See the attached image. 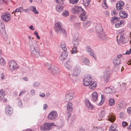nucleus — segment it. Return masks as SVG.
Segmentation results:
<instances>
[{"label":"nucleus","instance_id":"59","mask_svg":"<svg viewBox=\"0 0 131 131\" xmlns=\"http://www.w3.org/2000/svg\"><path fill=\"white\" fill-rule=\"evenodd\" d=\"M115 27L117 28L121 27V26L120 25V24H119L118 22H117V23H115Z\"/></svg>","mask_w":131,"mask_h":131},{"label":"nucleus","instance_id":"4","mask_svg":"<svg viewBox=\"0 0 131 131\" xmlns=\"http://www.w3.org/2000/svg\"><path fill=\"white\" fill-rule=\"evenodd\" d=\"M0 32L3 38H6L7 35L6 32L5 26L4 23L1 22H0Z\"/></svg>","mask_w":131,"mask_h":131},{"label":"nucleus","instance_id":"40","mask_svg":"<svg viewBox=\"0 0 131 131\" xmlns=\"http://www.w3.org/2000/svg\"><path fill=\"white\" fill-rule=\"evenodd\" d=\"M83 3L86 6H88L90 4V0H83Z\"/></svg>","mask_w":131,"mask_h":131},{"label":"nucleus","instance_id":"7","mask_svg":"<svg viewBox=\"0 0 131 131\" xmlns=\"http://www.w3.org/2000/svg\"><path fill=\"white\" fill-rule=\"evenodd\" d=\"M92 81L91 76L86 77L84 79L83 84L85 86H88L91 84Z\"/></svg>","mask_w":131,"mask_h":131},{"label":"nucleus","instance_id":"36","mask_svg":"<svg viewBox=\"0 0 131 131\" xmlns=\"http://www.w3.org/2000/svg\"><path fill=\"white\" fill-rule=\"evenodd\" d=\"M32 7L33 9L32 10V11L34 12L35 14H38L39 13V12L37 10L36 6H32Z\"/></svg>","mask_w":131,"mask_h":131},{"label":"nucleus","instance_id":"57","mask_svg":"<svg viewBox=\"0 0 131 131\" xmlns=\"http://www.w3.org/2000/svg\"><path fill=\"white\" fill-rule=\"evenodd\" d=\"M47 67L48 69H49L50 71L51 70V68L52 67V66H51V64H48L47 65Z\"/></svg>","mask_w":131,"mask_h":131},{"label":"nucleus","instance_id":"33","mask_svg":"<svg viewBox=\"0 0 131 131\" xmlns=\"http://www.w3.org/2000/svg\"><path fill=\"white\" fill-rule=\"evenodd\" d=\"M23 7H20L16 9L14 11V13H16L17 12H19L20 13H22L23 12Z\"/></svg>","mask_w":131,"mask_h":131},{"label":"nucleus","instance_id":"49","mask_svg":"<svg viewBox=\"0 0 131 131\" xmlns=\"http://www.w3.org/2000/svg\"><path fill=\"white\" fill-rule=\"evenodd\" d=\"M71 4H75L77 3L79 0H69Z\"/></svg>","mask_w":131,"mask_h":131},{"label":"nucleus","instance_id":"8","mask_svg":"<svg viewBox=\"0 0 131 131\" xmlns=\"http://www.w3.org/2000/svg\"><path fill=\"white\" fill-rule=\"evenodd\" d=\"M110 71H108L107 69L104 72L103 78L105 82H107L108 80L110 79Z\"/></svg>","mask_w":131,"mask_h":131},{"label":"nucleus","instance_id":"54","mask_svg":"<svg viewBox=\"0 0 131 131\" xmlns=\"http://www.w3.org/2000/svg\"><path fill=\"white\" fill-rule=\"evenodd\" d=\"M67 110L70 112H71L73 110V108L71 106H67Z\"/></svg>","mask_w":131,"mask_h":131},{"label":"nucleus","instance_id":"26","mask_svg":"<svg viewBox=\"0 0 131 131\" xmlns=\"http://www.w3.org/2000/svg\"><path fill=\"white\" fill-rule=\"evenodd\" d=\"M82 62L85 65L89 66H90V63L89 60L87 58H84L82 59Z\"/></svg>","mask_w":131,"mask_h":131},{"label":"nucleus","instance_id":"27","mask_svg":"<svg viewBox=\"0 0 131 131\" xmlns=\"http://www.w3.org/2000/svg\"><path fill=\"white\" fill-rule=\"evenodd\" d=\"M73 43L74 45L78 46L79 44L78 37H74V39L73 41Z\"/></svg>","mask_w":131,"mask_h":131},{"label":"nucleus","instance_id":"64","mask_svg":"<svg viewBox=\"0 0 131 131\" xmlns=\"http://www.w3.org/2000/svg\"><path fill=\"white\" fill-rule=\"evenodd\" d=\"M1 78L2 79H4L5 78V76L4 75L3 73L1 74Z\"/></svg>","mask_w":131,"mask_h":131},{"label":"nucleus","instance_id":"52","mask_svg":"<svg viewBox=\"0 0 131 131\" xmlns=\"http://www.w3.org/2000/svg\"><path fill=\"white\" fill-rule=\"evenodd\" d=\"M105 89L108 90H114V88L113 86H111L109 87H105Z\"/></svg>","mask_w":131,"mask_h":131},{"label":"nucleus","instance_id":"56","mask_svg":"<svg viewBox=\"0 0 131 131\" xmlns=\"http://www.w3.org/2000/svg\"><path fill=\"white\" fill-rule=\"evenodd\" d=\"M102 4H103V6L104 7H107V6L106 2V0H104Z\"/></svg>","mask_w":131,"mask_h":131},{"label":"nucleus","instance_id":"10","mask_svg":"<svg viewBox=\"0 0 131 131\" xmlns=\"http://www.w3.org/2000/svg\"><path fill=\"white\" fill-rule=\"evenodd\" d=\"M29 44L30 50L38 48V45L35 41L30 40Z\"/></svg>","mask_w":131,"mask_h":131},{"label":"nucleus","instance_id":"53","mask_svg":"<svg viewBox=\"0 0 131 131\" xmlns=\"http://www.w3.org/2000/svg\"><path fill=\"white\" fill-rule=\"evenodd\" d=\"M105 115V113L104 111H103L101 112V114H100V116L102 117H104Z\"/></svg>","mask_w":131,"mask_h":131},{"label":"nucleus","instance_id":"34","mask_svg":"<svg viewBox=\"0 0 131 131\" xmlns=\"http://www.w3.org/2000/svg\"><path fill=\"white\" fill-rule=\"evenodd\" d=\"M86 106L88 108V109L92 110L93 108V106L90 102L85 104Z\"/></svg>","mask_w":131,"mask_h":131},{"label":"nucleus","instance_id":"50","mask_svg":"<svg viewBox=\"0 0 131 131\" xmlns=\"http://www.w3.org/2000/svg\"><path fill=\"white\" fill-rule=\"evenodd\" d=\"M116 127L112 125H111L110 127V129L109 130V131H111L112 130H117L116 129Z\"/></svg>","mask_w":131,"mask_h":131},{"label":"nucleus","instance_id":"5","mask_svg":"<svg viewBox=\"0 0 131 131\" xmlns=\"http://www.w3.org/2000/svg\"><path fill=\"white\" fill-rule=\"evenodd\" d=\"M54 124L53 123H45L44 124L43 126L41 127L40 129L43 131L50 130L51 129V127Z\"/></svg>","mask_w":131,"mask_h":131},{"label":"nucleus","instance_id":"23","mask_svg":"<svg viewBox=\"0 0 131 131\" xmlns=\"http://www.w3.org/2000/svg\"><path fill=\"white\" fill-rule=\"evenodd\" d=\"M92 100L93 101H96L97 99L98 94L95 92H93L92 94Z\"/></svg>","mask_w":131,"mask_h":131},{"label":"nucleus","instance_id":"29","mask_svg":"<svg viewBox=\"0 0 131 131\" xmlns=\"http://www.w3.org/2000/svg\"><path fill=\"white\" fill-rule=\"evenodd\" d=\"M119 19V18H117L116 17H113L111 20V22L113 23V24H114V22L116 23V22L118 21V20Z\"/></svg>","mask_w":131,"mask_h":131},{"label":"nucleus","instance_id":"61","mask_svg":"<svg viewBox=\"0 0 131 131\" xmlns=\"http://www.w3.org/2000/svg\"><path fill=\"white\" fill-rule=\"evenodd\" d=\"M127 111L129 113H131V107H129L127 109Z\"/></svg>","mask_w":131,"mask_h":131},{"label":"nucleus","instance_id":"55","mask_svg":"<svg viewBox=\"0 0 131 131\" xmlns=\"http://www.w3.org/2000/svg\"><path fill=\"white\" fill-rule=\"evenodd\" d=\"M122 126L123 127H125L128 125V123L125 122H123L122 123Z\"/></svg>","mask_w":131,"mask_h":131},{"label":"nucleus","instance_id":"32","mask_svg":"<svg viewBox=\"0 0 131 131\" xmlns=\"http://www.w3.org/2000/svg\"><path fill=\"white\" fill-rule=\"evenodd\" d=\"M90 23L89 21H86L84 22L83 25V27L85 28H87L90 26Z\"/></svg>","mask_w":131,"mask_h":131},{"label":"nucleus","instance_id":"48","mask_svg":"<svg viewBox=\"0 0 131 131\" xmlns=\"http://www.w3.org/2000/svg\"><path fill=\"white\" fill-rule=\"evenodd\" d=\"M104 92L106 93L107 94H113L115 93L116 92V91H104Z\"/></svg>","mask_w":131,"mask_h":131},{"label":"nucleus","instance_id":"17","mask_svg":"<svg viewBox=\"0 0 131 131\" xmlns=\"http://www.w3.org/2000/svg\"><path fill=\"white\" fill-rule=\"evenodd\" d=\"M95 28L97 34L103 32L102 31L103 29L102 27V25L100 24H97Z\"/></svg>","mask_w":131,"mask_h":131},{"label":"nucleus","instance_id":"22","mask_svg":"<svg viewBox=\"0 0 131 131\" xmlns=\"http://www.w3.org/2000/svg\"><path fill=\"white\" fill-rule=\"evenodd\" d=\"M73 93H69L67 94L66 96V101H69L71 100L73 98Z\"/></svg>","mask_w":131,"mask_h":131},{"label":"nucleus","instance_id":"18","mask_svg":"<svg viewBox=\"0 0 131 131\" xmlns=\"http://www.w3.org/2000/svg\"><path fill=\"white\" fill-rule=\"evenodd\" d=\"M119 40L123 44L127 43L128 40V38L125 37L123 35H121L120 36Z\"/></svg>","mask_w":131,"mask_h":131},{"label":"nucleus","instance_id":"60","mask_svg":"<svg viewBox=\"0 0 131 131\" xmlns=\"http://www.w3.org/2000/svg\"><path fill=\"white\" fill-rule=\"evenodd\" d=\"M48 105L47 104H45L43 105V109L44 110H46L48 108Z\"/></svg>","mask_w":131,"mask_h":131},{"label":"nucleus","instance_id":"30","mask_svg":"<svg viewBox=\"0 0 131 131\" xmlns=\"http://www.w3.org/2000/svg\"><path fill=\"white\" fill-rule=\"evenodd\" d=\"M61 47L62 49L64 51H66L67 48L66 46V44L64 42H62L61 43Z\"/></svg>","mask_w":131,"mask_h":131},{"label":"nucleus","instance_id":"3","mask_svg":"<svg viewBox=\"0 0 131 131\" xmlns=\"http://www.w3.org/2000/svg\"><path fill=\"white\" fill-rule=\"evenodd\" d=\"M10 70L13 71L16 68H18V66L16 62L13 60H10L8 64Z\"/></svg>","mask_w":131,"mask_h":131},{"label":"nucleus","instance_id":"28","mask_svg":"<svg viewBox=\"0 0 131 131\" xmlns=\"http://www.w3.org/2000/svg\"><path fill=\"white\" fill-rule=\"evenodd\" d=\"M64 7L63 6L60 5L57 6L56 7V10L59 13L61 12L63 10Z\"/></svg>","mask_w":131,"mask_h":131},{"label":"nucleus","instance_id":"44","mask_svg":"<svg viewBox=\"0 0 131 131\" xmlns=\"http://www.w3.org/2000/svg\"><path fill=\"white\" fill-rule=\"evenodd\" d=\"M40 85L38 81H36L34 82L33 83V86L37 88H38L39 87Z\"/></svg>","mask_w":131,"mask_h":131},{"label":"nucleus","instance_id":"35","mask_svg":"<svg viewBox=\"0 0 131 131\" xmlns=\"http://www.w3.org/2000/svg\"><path fill=\"white\" fill-rule=\"evenodd\" d=\"M96 82H94L93 83H92L89 86L90 89H94L96 86Z\"/></svg>","mask_w":131,"mask_h":131},{"label":"nucleus","instance_id":"13","mask_svg":"<svg viewBox=\"0 0 131 131\" xmlns=\"http://www.w3.org/2000/svg\"><path fill=\"white\" fill-rule=\"evenodd\" d=\"M57 116V113L54 111L52 112L49 113L48 116V119L52 120L55 119Z\"/></svg>","mask_w":131,"mask_h":131},{"label":"nucleus","instance_id":"25","mask_svg":"<svg viewBox=\"0 0 131 131\" xmlns=\"http://www.w3.org/2000/svg\"><path fill=\"white\" fill-rule=\"evenodd\" d=\"M116 118V116L111 114L110 115L109 118H108V120L110 122L113 123L115 121Z\"/></svg>","mask_w":131,"mask_h":131},{"label":"nucleus","instance_id":"6","mask_svg":"<svg viewBox=\"0 0 131 131\" xmlns=\"http://www.w3.org/2000/svg\"><path fill=\"white\" fill-rule=\"evenodd\" d=\"M122 54H119L117 57L114 58L113 59V63L115 66H117L121 63V59L122 58Z\"/></svg>","mask_w":131,"mask_h":131},{"label":"nucleus","instance_id":"47","mask_svg":"<svg viewBox=\"0 0 131 131\" xmlns=\"http://www.w3.org/2000/svg\"><path fill=\"white\" fill-rule=\"evenodd\" d=\"M78 8V12H82L83 13H84V12H85V11L81 7L77 6Z\"/></svg>","mask_w":131,"mask_h":131},{"label":"nucleus","instance_id":"16","mask_svg":"<svg viewBox=\"0 0 131 131\" xmlns=\"http://www.w3.org/2000/svg\"><path fill=\"white\" fill-rule=\"evenodd\" d=\"M97 35L99 38L101 40H106L107 39L106 35L103 32L98 34Z\"/></svg>","mask_w":131,"mask_h":131},{"label":"nucleus","instance_id":"11","mask_svg":"<svg viewBox=\"0 0 131 131\" xmlns=\"http://www.w3.org/2000/svg\"><path fill=\"white\" fill-rule=\"evenodd\" d=\"M124 3L123 1H118L116 5V7L117 10H119L123 9Z\"/></svg>","mask_w":131,"mask_h":131},{"label":"nucleus","instance_id":"1","mask_svg":"<svg viewBox=\"0 0 131 131\" xmlns=\"http://www.w3.org/2000/svg\"><path fill=\"white\" fill-rule=\"evenodd\" d=\"M55 32L58 34H62L66 35V33L65 30L62 28V24L61 23L57 22L55 25Z\"/></svg>","mask_w":131,"mask_h":131},{"label":"nucleus","instance_id":"15","mask_svg":"<svg viewBox=\"0 0 131 131\" xmlns=\"http://www.w3.org/2000/svg\"><path fill=\"white\" fill-rule=\"evenodd\" d=\"M86 49L87 51L90 55L92 56L95 59H96V56L91 48L89 46H88L86 47Z\"/></svg>","mask_w":131,"mask_h":131},{"label":"nucleus","instance_id":"12","mask_svg":"<svg viewBox=\"0 0 131 131\" xmlns=\"http://www.w3.org/2000/svg\"><path fill=\"white\" fill-rule=\"evenodd\" d=\"M31 55L35 57H38L39 55L38 48L30 50Z\"/></svg>","mask_w":131,"mask_h":131},{"label":"nucleus","instance_id":"62","mask_svg":"<svg viewBox=\"0 0 131 131\" xmlns=\"http://www.w3.org/2000/svg\"><path fill=\"white\" fill-rule=\"evenodd\" d=\"M22 79L25 81H28V78L27 77H24L22 78Z\"/></svg>","mask_w":131,"mask_h":131},{"label":"nucleus","instance_id":"43","mask_svg":"<svg viewBox=\"0 0 131 131\" xmlns=\"http://www.w3.org/2000/svg\"><path fill=\"white\" fill-rule=\"evenodd\" d=\"M68 12L67 10L64 11L62 13V15L64 17L67 16L69 15Z\"/></svg>","mask_w":131,"mask_h":131},{"label":"nucleus","instance_id":"51","mask_svg":"<svg viewBox=\"0 0 131 131\" xmlns=\"http://www.w3.org/2000/svg\"><path fill=\"white\" fill-rule=\"evenodd\" d=\"M120 18H119V19L118 20V21L116 22V23H117V22L119 23V24H120V25L121 26H122L124 25V21H123L121 20V21L120 20Z\"/></svg>","mask_w":131,"mask_h":131},{"label":"nucleus","instance_id":"39","mask_svg":"<svg viewBox=\"0 0 131 131\" xmlns=\"http://www.w3.org/2000/svg\"><path fill=\"white\" fill-rule=\"evenodd\" d=\"M0 64L2 65H4L5 64V62L4 58L2 57H0Z\"/></svg>","mask_w":131,"mask_h":131},{"label":"nucleus","instance_id":"37","mask_svg":"<svg viewBox=\"0 0 131 131\" xmlns=\"http://www.w3.org/2000/svg\"><path fill=\"white\" fill-rule=\"evenodd\" d=\"M101 100L100 102L99 103V105H102L105 101L104 96L103 95H102L101 96Z\"/></svg>","mask_w":131,"mask_h":131},{"label":"nucleus","instance_id":"58","mask_svg":"<svg viewBox=\"0 0 131 131\" xmlns=\"http://www.w3.org/2000/svg\"><path fill=\"white\" fill-rule=\"evenodd\" d=\"M131 53V49H130L129 50H127L125 53H123V54H129Z\"/></svg>","mask_w":131,"mask_h":131},{"label":"nucleus","instance_id":"63","mask_svg":"<svg viewBox=\"0 0 131 131\" xmlns=\"http://www.w3.org/2000/svg\"><path fill=\"white\" fill-rule=\"evenodd\" d=\"M120 117L121 119H122L123 117V114L122 112L121 113L119 114Z\"/></svg>","mask_w":131,"mask_h":131},{"label":"nucleus","instance_id":"21","mask_svg":"<svg viewBox=\"0 0 131 131\" xmlns=\"http://www.w3.org/2000/svg\"><path fill=\"white\" fill-rule=\"evenodd\" d=\"M5 111L6 114L8 115H10L13 113L12 108L10 105L6 107Z\"/></svg>","mask_w":131,"mask_h":131},{"label":"nucleus","instance_id":"24","mask_svg":"<svg viewBox=\"0 0 131 131\" xmlns=\"http://www.w3.org/2000/svg\"><path fill=\"white\" fill-rule=\"evenodd\" d=\"M119 15L122 18H125L127 17V15L125 11H121L119 13Z\"/></svg>","mask_w":131,"mask_h":131},{"label":"nucleus","instance_id":"2","mask_svg":"<svg viewBox=\"0 0 131 131\" xmlns=\"http://www.w3.org/2000/svg\"><path fill=\"white\" fill-rule=\"evenodd\" d=\"M80 68L77 67H75L73 71V73L70 75V78L73 80H76L78 78V75L80 74Z\"/></svg>","mask_w":131,"mask_h":131},{"label":"nucleus","instance_id":"20","mask_svg":"<svg viewBox=\"0 0 131 131\" xmlns=\"http://www.w3.org/2000/svg\"><path fill=\"white\" fill-rule=\"evenodd\" d=\"M68 53L66 52H63L61 55L59 57V59L61 60H63L67 58Z\"/></svg>","mask_w":131,"mask_h":131},{"label":"nucleus","instance_id":"46","mask_svg":"<svg viewBox=\"0 0 131 131\" xmlns=\"http://www.w3.org/2000/svg\"><path fill=\"white\" fill-rule=\"evenodd\" d=\"M64 0H56V2L59 5L64 4L63 1Z\"/></svg>","mask_w":131,"mask_h":131},{"label":"nucleus","instance_id":"14","mask_svg":"<svg viewBox=\"0 0 131 131\" xmlns=\"http://www.w3.org/2000/svg\"><path fill=\"white\" fill-rule=\"evenodd\" d=\"M72 64L73 63L72 60L70 59H68L64 64V66L66 68L70 69L72 68Z\"/></svg>","mask_w":131,"mask_h":131},{"label":"nucleus","instance_id":"9","mask_svg":"<svg viewBox=\"0 0 131 131\" xmlns=\"http://www.w3.org/2000/svg\"><path fill=\"white\" fill-rule=\"evenodd\" d=\"M1 18L5 22H7L10 18V15L8 12L5 13L1 16Z\"/></svg>","mask_w":131,"mask_h":131},{"label":"nucleus","instance_id":"38","mask_svg":"<svg viewBox=\"0 0 131 131\" xmlns=\"http://www.w3.org/2000/svg\"><path fill=\"white\" fill-rule=\"evenodd\" d=\"M126 103L124 101H122L121 102L119 107L121 108H124L126 106Z\"/></svg>","mask_w":131,"mask_h":131},{"label":"nucleus","instance_id":"45","mask_svg":"<svg viewBox=\"0 0 131 131\" xmlns=\"http://www.w3.org/2000/svg\"><path fill=\"white\" fill-rule=\"evenodd\" d=\"M5 93L4 91H0V98H3L4 97Z\"/></svg>","mask_w":131,"mask_h":131},{"label":"nucleus","instance_id":"42","mask_svg":"<svg viewBox=\"0 0 131 131\" xmlns=\"http://www.w3.org/2000/svg\"><path fill=\"white\" fill-rule=\"evenodd\" d=\"M109 104L111 106L113 105L115 103V101L112 98H111L110 99L109 101Z\"/></svg>","mask_w":131,"mask_h":131},{"label":"nucleus","instance_id":"19","mask_svg":"<svg viewBox=\"0 0 131 131\" xmlns=\"http://www.w3.org/2000/svg\"><path fill=\"white\" fill-rule=\"evenodd\" d=\"M50 71L52 73L56 75L58 73L59 70V69L57 67L52 66V67Z\"/></svg>","mask_w":131,"mask_h":131},{"label":"nucleus","instance_id":"41","mask_svg":"<svg viewBox=\"0 0 131 131\" xmlns=\"http://www.w3.org/2000/svg\"><path fill=\"white\" fill-rule=\"evenodd\" d=\"M77 6H76L73 7L72 9V11L73 14H76L78 12Z\"/></svg>","mask_w":131,"mask_h":131},{"label":"nucleus","instance_id":"31","mask_svg":"<svg viewBox=\"0 0 131 131\" xmlns=\"http://www.w3.org/2000/svg\"><path fill=\"white\" fill-rule=\"evenodd\" d=\"M84 12L81 13L80 15L81 19L82 21L84 20L87 18V17L85 15Z\"/></svg>","mask_w":131,"mask_h":131}]
</instances>
